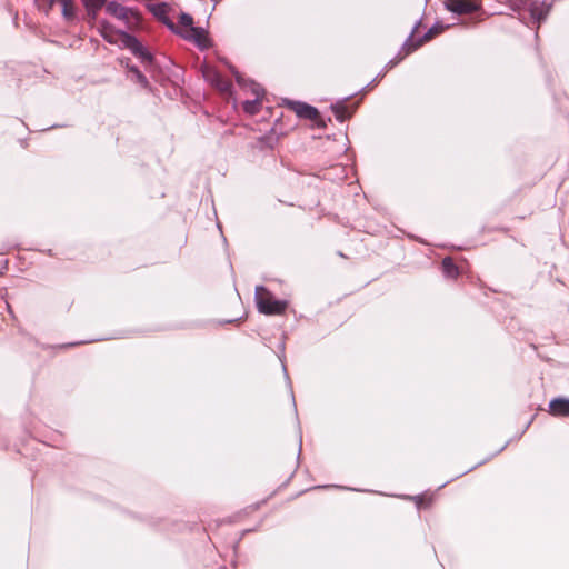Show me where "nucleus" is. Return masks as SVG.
I'll return each instance as SVG.
<instances>
[{
  "label": "nucleus",
  "mask_w": 569,
  "mask_h": 569,
  "mask_svg": "<svg viewBox=\"0 0 569 569\" xmlns=\"http://www.w3.org/2000/svg\"><path fill=\"white\" fill-rule=\"evenodd\" d=\"M98 30L101 37L111 44L121 43L124 48L129 49L136 57H138L143 64L152 62L151 53L140 43V41L126 31L117 30L111 23L106 20L98 22Z\"/></svg>",
  "instance_id": "obj_1"
},
{
  "label": "nucleus",
  "mask_w": 569,
  "mask_h": 569,
  "mask_svg": "<svg viewBox=\"0 0 569 569\" xmlns=\"http://www.w3.org/2000/svg\"><path fill=\"white\" fill-rule=\"evenodd\" d=\"M167 26L183 39L196 43L201 50L210 47L207 32L202 28L194 27L193 19L188 13L180 14L177 26L172 22H167Z\"/></svg>",
  "instance_id": "obj_2"
},
{
  "label": "nucleus",
  "mask_w": 569,
  "mask_h": 569,
  "mask_svg": "<svg viewBox=\"0 0 569 569\" xmlns=\"http://www.w3.org/2000/svg\"><path fill=\"white\" fill-rule=\"evenodd\" d=\"M256 302L258 310L266 315H280L286 308L287 303L273 298L271 292L262 286L256 288Z\"/></svg>",
  "instance_id": "obj_3"
},
{
  "label": "nucleus",
  "mask_w": 569,
  "mask_h": 569,
  "mask_svg": "<svg viewBox=\"0 0 569 569\" xmlns=\"http://www.w3.org/2000/svg\"><path fill=\"white\" fill-rule=\"evenodd\" d=\"M419 24H420V21H418L416 24H415V28L412 30V32L410 33V36L408 37V39L406 40V42L403 43L400 52L398 53L399 56V60H402L406 56H408L409 53H411L412 51L417 50L425 41H429L431 40L433 37L440 34L445 29L446 27H443L442 24H440L439 22H437L436 24H433L426 33L425 36L421 38V39H418V40H415L413 39V33L416 32V30L419 28Z\"/></svg>",
  "instance_id": "obj_4"
},
{
  "label": "nucleus",
  "mask_w": 569,
  "mask_h": 569,
  "mask_svg": "<svg viewBox=\"0 0 569 569\" xmlns=\"http://www.w3.org/2000/svg\"><path fill=\"white\" fill-rule=\"evenodd\" d=\"M528 6V11L539 28L540 23L547 18L550 12L551 6L545 2L531 1L527 3L526 0H511V8L519 11Z\"/></svg>",
  "instance_id": "obj_5"
},
{
  "label": "nucleus",
  "mask_w": 569,
  "mask_h": 569,
  "mask_svg": "<svg viewBox=\"0 0 569 569\" xmlns=\"http://www.w3.org/2000/svg\"><path fill=\"white\" fill-rule=\"evenodd\" d=\"M106 11L110 16L123 21L128 28L133 27L134 24H138L140 21V17L138 12L133 11L130 8L123 7L122 4L111 1L107 3Z\"/></svg>",
  "instance_id": "obj_6"
},
{
  "label": "nucleus",
  "mask_w": 569,
  "mask_h": 569,
  "mask_svg": "<svg viewBox=\"0 0 569 569\" xmlns=\"http://www.w3.org/2000/svg\"><path fill=\"white\" fill-rule=\"evenodd\" d=\"M446 8L455 13L465 14L479 9V3L473 0H446Z\"/></svg>",
  "instance_id": "obj_7"
},
{
  "label": "nucleus",
  "mask_w": 569,
  "mask_h": 569,
  "mask_svg": "<svg viewBox=\"0 0 569 569\" xmlns=\"http://www.w3.org/2000/svg\"><path fill=\"white\" fill-rule=\"evenodd\" d=\"M287 104L292 111L296 112V114L299 118H303V119H308V120H312V121H316L319 119L318 110L310 104L299 102V101H288Z\"/></svg>",
  "instance_id": "obj_8"
},
{
  "label": "nucleus",
  "mask_w": 569,
  "mask_h": 569,
  "mask_svg": "<svg viewBox=\"0 0 569 569\" xmlns=\"http://www.w3.org/2000/svg\"><path fill=\"white\" fill-rule=\"evenodd\" d=\"M251 90L256 98L253 100L244 101L243 110L249 114H256L260 108V99L263 96V89L259 84L252 83Z\"/></svg>",
  "instance_id": "obj_9"
},
{
  "label": "nucleus",
  "mask_w": 569,
  "mask_h": 569,
  "mask_svg": "<svg viewBox=\"0 0 569 569\" xmlns=\"http://www.w3.org/2000/svg\"><path fill=\"white\" fill-rule=\"evenodd\" d=\"M549 412L557 417H569V399L555 398L549 403Z\"/></svg>",
  "instance_id": "obj_10"
},
{
  "label": "nucleus",
  "mask_w": 569,
  "mask_h": 569,
  "mask_svg": "<svg viewBox=\"0 0 569 569\" xmlns=\"http://www.w3.org/2000/svg\"><path fill=\"white\" fill-rule=\"evenodd\" d=\"M82 2L87 9L88 16L91 19H96L98 16V12L104 4L106 0H82Z\"/></svg>",
  "instance_id": "obj_11"
},
{
  "label": "nucleus",
  "mask_w": 569,
  "mask_h": 569,
  "mask_svg": "<svg viewBox=\"0 0 569 569\" xmlns=\"http://www.w3.org/2000/svg\"><path fill=\"white\" fill-rule=\"evenodd\" d=\"M332 111H333L337 120H339L340 122H343L345 120H347L348 118L351 117V111L342 102L332 106Z\"/></svg>",
  "instance_id": "obj_12"
},
{
  "label": "nucleus",
  "mask_w": 569,
  "mask_h": 569,
  "mask_svg": "<svg viewBox=\"0 0 569 569\" xmlns=\"http://www.w3.org/2000/svg\"><path fill=\"white\" fill-rule=\"evenodd\" d=\"M129 72L131 73V80L139 83L143 88L149 87V81L146 76L134 66L128 67Z\"/></svg>",
  "instance_id": "obj_13"
},
{
  "label": "nucleus",
  "mask_w": 569,
  "mask_h": 569,
  "mask_svg": "<svg viewBox=\"0 0 569 569\" xmlns=\"http://www.w3.org/2000/svg\"><path fill=\"white\" fill-rule=\"evenodd\" d=\"M442 271L448 278H456L458 276V268L449 257L442 260Z\"/></svg>",
  "instance_id": "obj_14"
},
{
  "label": "nucleus",
  "mask_w": 569,
  "mask_h": 569,
  "mask_svg": "<svg viewBox=\"0 0 569 569\" xmlns=\"http://www.w3.org/2000/svg\"><path fill=\"white\" fill-rule=\"evenodd\" d=\"M203 76L204 78L210 81L211 83H213L214 86L219 87L220 89H222L221 84H220V77L219 74L216 72L214 69L210 68V67H206L203 69Z\"/></svg>",
  "instance_id": "obj_15"
},
{
  "label": "nucleus",
  "mask_w": 569,
  "mask_h": 569,
  "mask_svg": "<svg viewBox=\"0 0 569 569\" xmlns=\"http://www.w3.org/2000/svg\"><path fill=\"white\" fill-rule=\"evenodd\" d=\"M58 2L62 6V14L67 19H71L74 16L73 0H59Z\"/></svg>",
  "instance_id": "obj_16"
},
{
  "label": "nucleus",
  "mask_w": 569,
  "mask_h": 569,
  "mask_svg": "<svg viewBox=\"0 0 569 569\" xmlns=\"http://www.w3.org/2000/svg\"><path fill=\"white\" fill-rule=\"evenodd\" d=\"M154 16H162L166 13V4H158L151 8Z\"/></svg>",
  "instance_id": "obj_17"
},
{
  "label": "nucleus",
  "mask_w": 569,
  "mask_h": 569,
  "mask_svg": "<svg viewBox=\"0 0 569 569\" xmlns=\"http://www.w3.org/2000/svg\"><path fill=\"white\" fill-rule=\"evenodd\" d=\"M391 66H395L397 61L393 62V60H390Z\"/></svg>",
  "instance_id": "obj_18"
}]
</instances>
